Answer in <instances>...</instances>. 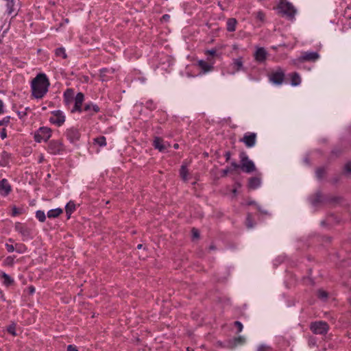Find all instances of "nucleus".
Here are the masks:
<instances>
[{"label": "nucleus", "instance_id": "7ed1b4c3", "mask_svg": "<svg viewBox=\"0 0 351 351\" xmlns=\"http://www.w3.org/2000/svg\"><path fill=\"white\" fill-rule=\"evenodd\" d=\"M241 158V168L246 173H251L255 171L256 167L254 162L250 160L245 152L240 154Z\"/></svg>", "mask_w": 351, "mask_h": 351}, {"label": "nucleus", "instance_id": "8fccbe9b", "mask_svg": "<svg viewBox=\"0 0 351 351\" xmlns=\"http://www.w3.org/2000/svg\"><path fill=\"white\" fill-rule=\"evenodd\" d=\"M216 53H217V51L215 49L207 50L206 51V53L207 55H210V56H215L216 54Z\"/></svg>", "mask_w": 351, "mask_h": 351}, {"label": "nucleus", "instance_id": "bb28decb", "mask_svg": "<svg viewBox=\"0 0 351 351\" xmlns=\"http://www.w3.org/2000/svg\"><path fill=\"white\" fill-rule=\"evenodd\" d=\"M10 157V154L6 152H3L1 154V166H6L8 163L9 158Z\"/></svg>", "mask_w": 351, "mask_h": 351}, {"label": "nucleus", "instance_id": "7c9ffc66", "mask_svg": "<svg viewBox=\"0 0 351 351\" xmlns=\"http://www.w3.org/2000/svg\"><path fill=\"white\" fill-rule=\"evenodd\" d=\"M64 99L66 103L69 102V99H73V91L72 89H67L64 94Z\"/></svg>", "mask_w": 351, "mask_h": 351}, {"label": "nucleus", "instance_id": "5fc2aeb1", "mask_svg": "<svg viewBox=\"0 0 351 351\" xmlns=\"http://www.w3.org/2000/svg\"><path fill=\"white\" fill-rule=\"evenodd\" d=\"M230 171V169L229 168H226L223 170H222V174L221 176L225 177L227 176V174Z\"/></svg>", "mask_w": 351, "mask_h": 351}, {"label": "nucleus", "instance_id": "6e6d98bb", "mask_svg": "<svg viewBox=\"0 0 351 351\" xmlns=\"http://www.w3.org/2000/svg\"><path fill=\"white\" fill-rule=\"evenodd\" d=\"M170 18V16L169 14H165L162 16V20L165 21H167Z\"/></svg>", "mask_w": 351, "mask_h": 351}, {"label": "nucleus", "instance_id": "58836bf2", "mask_svg": "<svg viewBox=\"0 0 351 351\" xmlns=\"http://www.w3.org/2000/svg\"><path fill=\"white\" fill-rule=\"evenodd\" d=\"M257 351H272V348L269 346L262 344L258 347Z\"/></svg>", "mask_w": 351, "mask_h": 351}, {"label": "nucleus", "instance_id": "f3484780", "mask_svg": "<svg viewBox=\"0 0 351 351\" xmlns=\"http://www.w3.org/2000/svg\"><path fill=\"white\" fill-rule=\"evenodd\" d=\"M267 52L263 47L258 48L254 54L255 59L258 62H263L266 59Z\"/></svg>", "mask_w": 351, "mask_h": 351}, {"label": "nucleus", "instance_id": "423d86ee", "mask_svg": "<svg viewBox=\"0 0 351 351\" xmlns=\"http://www.w3.org/2000/svg\"><path fill=\"white\" fill-rule=\"evenodd\" d=\"M66 117L61 110H55L51 112V116L49 118L50 123L60 127L65 122Z\"/></svg>", "mask_w": 351, "mask_h": 351}, {"label": "nucleus", "instance_id": "6ab92c4d", "mask_svg": "<svg viewBox=\"0 0 351 351\" xmlns=\"http://www.w3.org/2000/svg\"><path fill=\"white\" fill-rule=\"evenodd\" d=\"M114 69H103L100 70V79L102 81H107L109 79L108 74H112Z\"/></svg>", "mask_w": 351, "mask_h": 351}, {"label": "nucleus", "instance_id": "603ef678", "mask_svg": "<svg viewBox=\"0 0 351 351\" xmlns=\"http://www.w3.org/2000/svg\"><path fill=\"white\" fill-rule=\"evenodd\" d=\"M192 232H193V236L194 238H199V234L197 230L193 228Z\"/></svg>", "mask_w": 351, "mask_h": 351}, {"label": "nucleus", "instance_id": "3c124183", "mask_svg": "<svg viewBox=\"0 0 351 351\" xmlns=\"http://www.w3.org/2000/svg\"><path fill=\"white\" fill-rule=\"evenodd\" d=\"M239 187H241V184H240L239 183H236V184H234V189H232V193H233L234 195H236V194H237V188H239Z\"/></svg>", "mask_w": 351, "mask_h": 351}, {"label": "nucleus", "instance_id": "a18cd8bd", "mask_svg": "<svg viewBox=\"0 0 351 351\" xmlns=\"http://www.w3.org/2000/svg\"><path fill=\"white\" fill-rule=\"evenodd\" d=\"M10 121V117H5L3 120L0 121V125H6Z\"/></svg>", "mask_w": 351, "mask_h": 351}, {"label": "nucleus", "instance_id": "0eeeda50", "mask_svg": "<svg viewBox=\"0 0 351 351\" xmlns=\"http://www.w3.org/2000/svg\"><path fill=\"white\" fill-rule=\"evenodd\" d=\"M64 147L61 141L52 140L48 145V152L51 154H58L64 151Z\"/></svg>", "mask_w": 351, "mask_h": 351}, {"label": "nucleus", "instance_id": "1a4fd4ad", "mask_svg": "<svg viewBox=\"0 0 351 351\" xmlns=\"http://www.w3.org/2000/svg\"><path fill=\"white\" fill-rule=\"evenodd\" d=\"M240 141L243 142L246 147H252L256 144V134L254 132L246 133Z\"/></svg>", "mask_w": 351, "mask_h": 351}, {"label": "nucleus", "instance_id": "e433bc0d", "mask_svg": "<svg viewBox=\"0 0 351 351\" xmlns=\"http://www.w3.org/2000/svg\"><path fill=\"white\" fill-rule=\"evenodd\" d=\"M265 16L263 12L258 11V12L256 13V19L258 21H261V23L265 22Z\"/></svg>", "mask_w": 351, "mask_h": 351}, {"label": "nucleus", "instance_id": "13d9d810", "mask_svg": "<svg viewBox=\"0 0 351 351\" xmlns=\"http://www.w3.org/2000/svg\"><path fill=\"white\" fill-rule=\"evenodd\" d=\"M3 104L2 101L0 100V114H1L3 112Z\"/></svg>", "mask_w": 351, "mask_h": 351}, {"label": "nucleus", "instance_id": "cd10ccee", "mask_svg": "<svg viewBox=\"0 0 351 351\" xmlns=\"http://www.w3.org/2000/svg\"><path fill=\"white\" fill-rule=\"evenodd\" d=\"M94 143L99 145L101 147L106 145V138L104 136H99L93 139Z\"/></svg>", "mask_w": 351, "mask_h": 351}, {"label": "nucleus", "instance_id": "b1692460", "mask_svg": "<svg viewBox=\"0 0 351 351\" xmlns=\"http://www.w3.org/2000/svg\"><path fill=\"white\" fill-rule=\"evenodd\" d=\"M66 213L68 216V218H70L71 215L75 210V204L73 202H69L65 207Z\"/></svg>", "mask_w": 351, "mask_h": 351}, {"label": "nucleus", "instance_id": "ddd939ff", "mask_svg": "<svg viewBox=\"0 0 351 351\" xmlns=\"http://www.w3.org/2000/svg\"><path fill=\"white\" fill-rule=\"evenodd\" d=\"M84 94L82 93H78L75 97V105L71 112H73L75 111L81 112L82 111V105L84 101Z\"/></svg>", "mask_w": 351, "mask_h": 351}, {"label": "nucleus", "instance_id": "c9c22d12", "mask_svg": "<svg viewBox=\"0 0 351 351\" xmlns=\"http://www.w3.org/2000/svg\"><path fill=\"white\" fill-rule=\"evenodd\" d=\"M326 171L323 167H319L316 171V176L319 179H322L325 175Z\"/></svg>", "mask_w": 351, "mask_h": 351}, {"label": "nucleus", "instance_id": "052dcab7", "mask_svg": "<svg viewBox=\"0 0 351 351\" xmlns=\"http://www.w3.org/2000/svg\"><path fill=\"white\" fill-rule=\"evenodd\" d=\"M29 293H30L31 294L34 293V291H35V289H34V287H29Z\"/></svg>", "mask_w": 351, "mask_h": 351}, {"label": "nucleus", "instance_id": "72a5a7b5", "mask_svg": "<svg viewBox=\"0 0 351 351\" xmlns=\"http://www.w3.org/2000/svg\"><path fill=\"white\" fill-rule=\"evenodd\" d=\"M36 218L41 222H44L45 221V219H46V216H45V214L43 211L42 210H38L36 211Z\"/></svg>", "mask_w": 351, "mask_h": 351}, {"label": "nucleus", "instance_id": "e2e57ef3", "mask_svg": "<svg viewBox=\"0 0 351 351\" xmlns=\"http://www.w3.org/2000/svg\"><path fill=\"white\" fill-rule=\"evenodd\" d=\"M258 208L259 211L267 213L266 212L263 211L261 208L258 207Z\"/></svg>", "mask_w": 351, "mask_h": 351}, {"label": "nucleus", "instance_id": "9d476101", "mask_svg": "<svg viewBox=\"0 0 351 351\" xmlns=\"http://www.w3.org/2000/svg\"><path fill=\"white\" fill-rule=\"evenodd\" d=\"M14 228L16 231L19 232L24 239H27L29 237L31 234V230L26 225L21 222H17L15 223Z\"/></svg>", "mask_w": 351, "mask_h": 351}, {"label": "nucleus", "instance_id": "dca6fc26", "mask_svg": "<svg viewBox=\"0 0 351 351\" xmlns=\"http://www.w3.org/2000/svg\"><path fill=\"white\" fill-rule=\"evenodd\" d=\"M66 136L71 142H74L79 139L80 134L76 129L71 128L66 131Z\"/></svg>", "mask_w": 351, "mask_h": 351}, {"label": "nucleus", "instance_id": "4468645a", "mask_svg": "<svg viewBox=\"0 0 351 351\" xmlns=\"http://www.w3.org/2000/svg\"><path fill=\"white\" fill-rule=\"evenodd\" d=\"M154 146L160 152H165L167 147H169V145L164 142L162 138L160 137H156L154 141Z\"/></svg>", "mask_w": 351, "mask_h": 351}, {"label": "nucleus", "instance_id": "a19ab883", "mask_svg": "<svg viewBox=\"0 0 351 351\" xmlns=\"http://www.w3.org/2000/svg\"><path fill=\"white\" fill-rule=\"evenodd\" d=\"M8 332L12 335L13 336H16L15 324H12L9 326L8 328Z\"/></svg>", "mask_w": 351, "mask_h": 351}, {"label": "nucleus", "instance_id": "c85d7f7f", "mask_svg": "<svg viewBox=\"0 0 351 351\" xmlns=\"http://www.w3.org/2000/svg\"><path fill=\"white\" fill-rule=\"evenodd\" d=\"M1 277L3 279V283L6 286H9L12 285L14 282L13 279L10 278V276L6 274L5 273H3L1 274Z\"/></svg>", "mask_w": 351, "mask_h": 351}, {"label": "nucleus", "instance_id": "4c0bfd02", "mask_svg": "<svg viewBox=\"0 0 351 351\" xmlns=\"http://www.w3.org/2000/svg\"><path fill=\"white\" fill-rule=\"evenodd\" d=\"M317 296L320 299L325 300L328 298V293L326 291L320 289L317 291Z\"/></svg>", "mask_w": 351, "mask_h": 351}, {"label": "nucleus", "instance_id": "de8ad7c7", "mask_svg": "<svg viewBox=\"0 0 351 351\" xmlns=\"http://www.w3.org/2000/svg\"><path fill=\"white\" fill-rule=\"evenodd\" d=\"M0 136L1 137L2 139H4L6 138L7 136V134H6V130L5 129L3 128L1 132H0Z\"/></svg>", "mask_w": 351, "mask_h": 351}, {"label": "nucleus", "instance_id": "20e7f679", "mask_svg": "<svg viewBox=\"0 0 351 351\" xmlns=\"http://www.w3.org/2000/svg\"><path fill=\"white\" fill-rule=\"evenodd\" d=\"M278 9L283 14L287 15L289 18H293L296 12V10L293 5L291 3L284 0H282L280 2L278 5Z\"/></svg>", "mask_w": 351, "mask_h": 351}, {"label": "nucleus", "instance_id": "5701e85b", "mask_svg": "<svg viewBox=\"0 0 351 351\" xmlns=\"http://www.w3.org/2000/svg\"><path fill=\"white\" fill-rule=\"evenodd\" d=\"M301 82V78L298 73L291 74V83L292 86H298Z\"/></svg>", "mask_w": 351, "mask_h": 351}, {"label": "nucleus", "instance_id": "680f3d73", "mask_svg": "<svg viewBox=\"0 0 351 351\" xmlns=\"http://www.w3.org/2000/svg\"><path fill=\"white\" fill-rule=\"evenodd\" d=\"M173 147L176 149L178 148V144H177V143L174 144Z\"/></svg>", "mask_w": 351, "mask_h": 351}, {"label": "nucleus", "instance_id": "4be33fe9", "mask_svg": "<svg viewBox=\"0 0 351 351\" xmlns=\"http://www.w3.org/2000/svg\"><path fill=\"white\" fill-rule=\"evenodd\" d=\"M198 66L204 71V73L210 71L213 69V66L204 60L198 61Z\"/></svg>", "mask_w": 351, "mask_h": 351}, {"label": "nucleus", "instance_id": "ea45409f", "mask_svg": "<svg viewBox=\"0 0 351 351\" xmlns=\"http://www.w3.org/2000/svg\"><path fill=\"white\" fill-rule=\"evenodd\" d=\"M246 226L248 228H252L254 226L252 218L251 215H248L246 219Z\"/></svg>", "mask_w": 351, "mask_h": 351}, {"label": "nucleus", "instance_id": "aec40b11", "mask_svg": "<svg viewBox=\"0 0 351 351\" xmlns=\"http://www.w3.org/2000/svg\"><path fill=\"white\" fill-rule=\"evenodd\" d=\"M84 110L90 112V114L93 115L94 113H97L99 111V108L97 105H93L91 104H86Z\"/></svg>", "mask_w": 351, "mask_h": 351}, {"label": "nucleus", "instance_id": "4d7b16f0", "mask_svg": "<svg viewBox=\"0 0 351 351\" xmlns=\"http://www.w3.org/2000/svg\"><path fill=\"white\" fill-rule=\"evenodd\" d=\"M225 156H226V160L227 161L229 160L230 158V153L229 152H226L225 154Z\"/></svg>", "mask_w": 351, "mask_h": 351}, {"label": "nucleus", "instance_id": "864d4df0", "mask_svg": "<svg viewBox=\"0 0 351 351\" xmlns=\"http://www.w3.org/2000/svg\"><path fill=\"white\" fill-rule=\"evenodd\" d=\"M67 351H78L77 348L73 345H69L67 347Z\"/></svg>", "mask_w": 351, "mask_h": 351}, {"label": "nucleus", "instance_id": "39448f33", "mask_svg": "<svg viewBox=\"0 0 351 351\" xmlns=\"http://www.w3.org/2000/svg\"><path fill=\"white\" fill-rule=\"evenodd\" d=\"M51 130L49 128L42 127L34 134V140L38 143L47 141L51 136Z\"/></svg>", "mask_w": 351, "mask_h": 351}, {"label": "nucleus", "instance_id": "393cba45", "mask_svg": "<svg viewBox=\"0 0 351 351\" xmlns=\"http://www.w3.org/2000/svg\"><path fill=\"white\" fill-rule=\"evenodd\" d=\"M62 209L61 208L52 209L47 213V217L49 218H56L62 214Z\"/></svg>", "mask_w": 351, "mask_h": 351}, {"label": "nucleus", "instance_id": "f257e3e1", "mask_svg": "<svg viewBox=\"0 0 351 351\" xmlns=\"http://www.w3.org/2000/svg\"><path fill=\"white\" fill-rule=\"evenodd\" d=\"M50 85L49 80L44 73L36 75L32 81V94L36 99L43 98L48 91Z\"/></svg>", "mask_w": 351, "mask_h": 351}, {"label": "nucleus", "instance_id": "37998d69", "mask_svg": "<svg viewBox=\"0 0 351 351\" xmlns=\"http://www.w3.org/2000/svg\"><path fill=\"white\" fill-rule=\"evenodd\" d=\"M344 171L346 173H351V163L348 162V163L346 164V165L344 167Z\"/></svg>", "mask_w": 351, "mask_h": 351}, {"label": "nucleus", "instance_id": "79ce46f5", "mask_svg": "<svg viewBox=\"0 0 351 351\" xmlns=\"http://www.w3.org/2000/svg\"><path fill=\"white\" fill-rule=\"evenodd\" d=\"M21 213H22V210H20V209L17 208L16 207H13V208H12V215L13 216L19 215Z\"/></svg>", "mask_w": 351, "mask_h": 351}, {"label": "nucleus", "instance_id": "09e8293b", "mask_svg": "<svg viewBox=\"0 0 351 351\" xmlns=\"http://www.w3.org/2000/svg\"><path fill=\"white\" fill-rule=\"evenodd\" d=\"M5 247H6V249L9 252H12L14 250V247L12 245H10V244H8L6 243L5 244Z\"/></svg>", "mask_w": 351, "mask_h": 351}, {"label": "nucleus", "instance_id": "c756f323", "mask_svg": "<svg viewBox=\"0 0 351 351\" xmlns=\"http://www.w3.org/2000/svg\"><path fill=\"white\" fill-rule=\"evenodd\" d=\"M55 53H56V56L62 57L64 59L66 58V57H67L65 49L63 47H60V48L56 49Z\"/></svg>", "mask_w": 351, "mask_h": 351}, {"label": "nucleus", "instance_id": "f8f14e48", "mask_svg": "<svg viewBox=\"0 0 351 351\" xmlns=\"http://www.w3.org/2000/svg\"><path fill=\"white\" fill-rule=\"evenodd\" d=\"M319 58V55L317 52L307 51L302 53L300 60L301 61L315 62Z\"/></svg>", "mask_w": 351, "mask_h": 351}, {"label": "nucleus", "instance_id": "a211bd4d", "mask_svg": "<svg viewBox=\"0 0 351 351\" xmlns=\"http://www.w3.org/2000/svg\"><path fill=\"white\" fill-rule=\"evenodd\" d=\"M261 178L258 177H253L250 178L248 186L251 189H256L261 185Z\"/></svg>", "mask_w": 351, "mask_h": 351}, {"label": "nucleus", "instance_id": "69168bd1", "mask_svg": "<svg viewBox=\"0 0 351 351\" xmlns=\"http://www.w3.org/2000/svg\"><path fill=\"white\" fill-rule=\"evenodd\" d=\"M187 351H193V350H191L190 348H187Z\"/></svg>", "mask_w": 351, "mask_h": 351}, {"label": "nucleus", "instance_id": "c03bdc74", "mask_svg": "<svg viewBox=\"0 0 351 351\" xmlns=\"http://www.w3.org/2000/svg\"><path fill=\"white\" fill-rule=\"evenodd\" d=\"M234 325L237 327V329H238V332H241L242 329H243V325L242 324L239 322V321H236L234 322Z\"/></svg>", "mask_w": 351, "mask_h": 351}, {"label": "nucleus", "instance_id": "2f4dec72", "mask_svg": "<svg viewBox=\"0 0 351 351\" xmlns=\"http://www.w3.org/2000/svg\"><path fill=\"white\" fill-rule=\"evenodd\" d=\"M234 67L235 68V70L237 71H239L242 69L243 66V62L241 60V58H237L234 60L233 62Z\"/></svg>", "mask_w": 351, "mask_h": 351}, {"label": "nucleus", "instance_id": "0e129e2a", "mask_svg": "<svg viewBox=\"0 0 351 351\" xmlns=\"http://www.w3.org/2000/svg\"><path fill=\"white\" fill-rule=\"evenodd\" d=\"M137 247H138V249H141V248L142 247V244H139V245H138Z\"/></svg>", "mask_w": 351, "mask_h": 351}, {"label": "nucleus", "instance_id": "2eb2a0df", "mask_svg": "<svg viewBox=\"0 0 351 351\" xmlns=\"http://www.w3.org/2000/svg\"><path fill=\"white\" fill-rule=\"evenodd\" d=\"M245 342V337H243L242 336H239V337H235L232 339H230L228 342L227 346H228V348H229L230 349H234L239 345H243Z\"/></svg>", "mask_w": 351, "mask_h": 351}, {"label": "nucleus", "instance_id": "6e6552de", "mask_svg": "<svg viewBox=\"0 0 351 351\" xmlns=\"http://www.w3.org/2000/svg\"><path fill=\"white\" fill-rule=\"evenodd\" d=\"M284 79L285 73L280 69L271 72L269 75V80L276 85L282 84Z\"/></svg>", "mask_w": 351, "mask_h": 351}, {"label": "nucleus", "instance_id": "473e14b6", "mask_svg": "<svg viewBox=\"0 0 351 351\" xmlns=\"http://www.w3.org/2000/svg\"><path fill=\"white\" fill-rule=\"evenodd\" d=\"M180 174L181 178L184 181L187 180L188 170H187V169L186 168L185 166L182 165L181 167V169H180Z\"/></svg>", "mask_w": 351, "mask_h": 351}, {"label": "nucleus", "instance_id": "9b49d317", "mask_svg": "<svg viewBox=\"0 0 351 351\" xmlns=\"http://www.w3.org/2000/svg\"><path fill=\"white\" fill-rule=\"evenodd\" d=\"M12 191V186L6 179L0 180V195L5 197Z\"/></svg>", "mask_w": 351, "mask_h": 351}, {"label": "nucleus", "instance_id": "f704fd0d", "mask_svg": "<svg viewBox=\"0 0 351 351\" xmlns=\"http://www.w3.org/2000/svg\"><path fill=\"white\" fill-rule=\"evenodd\" d=\"M7 1V8L8 14H11L14 12V0H5Z\"/></svg>", "mask_w": 351, "mask_h": 351}, {"label": "nucleus", "instance_id": "bf43d9fd", "mask_svg": "<svg viewBox=\"0 0 351 351\" xmlns=\"http://www.w3.org/2000/svg\"><path fill=\"white\" fill-rule=\"evenodd\" d=\"M232 166L234 167V169H237L239 167V165L235 162H232Z\"/></svg>", "mask_w": 351, "mask_h": 351}, {"label": "nucleus", "instance_id": "a878e982", "mask_svg": "<svg viewBox=\"0 0 351 351\" xmlns=\"http://www.w3.org/2000/svg\"><path fill=\"white\" fill-rule=\"evenodd\" d=\"M324 202V199L323 195L318 193L315 195V196L312 199L311 203L313 206H317L319 203H322Z\"/></svg>", "mask_w": 351, "mask_h": 351}, {"label": "nucleus", "instance_id": "49530a36", "mask_svg": "<svg viewBox=\"0 0 351 351\" xmlns=\"http://www.w3.org/2000/svg\"><path fill=\"white\" fill-rule=\"evenodd\" d=\"M5 261L7 265H11L14 262V258L12 257L9 256L6 258Z\"/></svg>", "mask_w": 351, "mask_h": 351}, {"label": "nucleus", "instance_id": "f03ea898", "mask_svg": "<svg viewBox=\"0 0 351 351\" xmlns=\"http://www.w3.org/2000/svg\"><path fill=\"white\" fill-rule=\"evenodd\" d=\"M310 328L316 335H325L328 331L329 326L326 322L317 321L312 322Z\"/></svg>", "mask_w": 351, "mask_h": 351}, {"label": "nucleus", "instance_id": "412c9836", "mask_svg": "<svg viewBox=\"0 0 351 351\" xmlns=\"http://www.w3.org/2000/svg\"><path fill=\"white\" fill-rule=\"evenodd\" d=\"M237 22V20L234 18L228 19L227 21V30L228 32H232L236 29V25Z\"/></svg>", "mask_w": 351, "mask_h": 351}]
</instances>
